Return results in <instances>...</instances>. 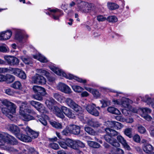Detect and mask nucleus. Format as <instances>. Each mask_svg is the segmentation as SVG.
<instances>
[{
    "label": "nucleus",
    "mask_w": 154,
    "mask_h": 154,
    "mask_svg": "<svg viewBox=\"0 0 154 154\" xmlns=\"http://www.w3.org/2000/svg\"><path fill=\"white\" fill-rule=\"evenodd\" d=\"M85 131L88 134L94 135L96 134L95 131L91 128L88 126H86L85 128Z\"/></svg>",
    "instance_id": "f704fd0d"
},
{
    "label": "nucleus",
    "mask_w": 154,
    "mask_h": 154,
    "mask_svg": "<svg viewBox=\"0 0 154 154\" xmlns=\"http://www.w3.org/2000/svg\"><path fill=\"white\" fill-rule=\"evenodd\" d=\"M14 74L22 79H25L26 78V75L25 72L17 68H15Z\"/></svg>",
    "instance_id": "a211bd4d"
},
{
    "label": "nucleus",
    "mask_w": 154,
    "mask_h": 154,
    "mask_svg": "<svg viewBox=\"0 0 154 154\" xmlns=\"http://www.w3.org/2000/svg\"><path fill=\"white\" fill-rule=\"evenodd\" d=\"M100 101L102 104V107H105L107 106L108 105L110 104V102L108 100H101Z\"/></svg>",
    "instance_id": "8fccbe9b"
},
{
    "label": "nucleus",
    "mask_w": 154,
    "mask_h": 154,
    "mask_svg": "<svg viewBox=\"0 0 154 154\" xmlns=\"http://www.w3.org/2000/svg\"><path fill=\"white\" fill-rule=\"evenodd\" d=\"M140 98L142 100L145 102L149 105H151L152 107L154 108V98L151 99L148 95H146L145 98L141 97Z\"/></svg>",
    "instance_id": "b1692460"
},
{
    "label": "nucleus",
    "mask_w": 154,
    "mask_h": 154,
    "mask_svg": "<svg viewBox=\"0 0 154 154\" xmlns=\"http://www.w3.org/2000/svg\"><path fill=\"white\" fill-rule=\"evenodd\" d=\"M63 113L70 118L74 119L75 117V114L73 111L65 106H63L58 109V117L63 119L64 117Z\"/></svg>",
    "instance_id": "20e7f679"
},
{
    "label": "nucleus",
    "mask_w": 154,
    "mask_h": 154,
    "mask_svg": "<svg viewBox=\"0 0 154 154\" xmlns=\"http://www.w3.org/2000/svg\"><path fill=\"white\" fill-rule=\"evenodd\" d=\"M76 149H77L78 146L81 147H84L85 146L84 143L79 140H76Z\"/></svg>",
    "instance_id": "3c124183"
},
{
    "label": "nucleus",
    "mask_w": 154,
    "mask_h": 154,
    "mask_svg": "<svg viewBox=\"0 0 154 154\" xmlns=\"http://www.w3.org/2000/svg\"><path fill=\"white\" fill-rule=\"evenodd\" d=\"M23 38V37L22 35H20L19 36L17 35H16L15 36V38L20 42H22V40Z\"/></svg>",
    "instance_id": "69168bd1"
},
{
    "label": "nucleus",
    "mask_w": 154,
    "mask_h": 154,
    "mask_svg": "<svg viewBox=\"0 0 154 154\" xmlns=\"http://www.w3.org/2000/svg\"><path fill=\"white\" fill-rule=\"evenodd\" d=\"M154 147L149 144H145L143 148V151L147 153H149L152 151Z\"/></svg>",
    "instance_id": "c85d7f7f"
},
{
    "label": "nucleus",
    "mask_w": 154,
    "mask_h": 154,
    "mask_svg": "<svg viewBox=\"0 0 154 154\" xmlns=\"http://www.w3.org/2000/svg\"><path fill=\"white\" fill-rule=\"evenodd\" d=\"M21 84L20 82L16 81L12 84L11 87L16 89H19L21 87Z\"/></svg>",
    "instance_id": "c9c22d12"
},
{
    "label": "nucleus",
    "mask_w": 154,
    "mask_h": 154,
    "mask_svg": "<svg viewBox=\"0 0 154 154\" xmlns=\"http://www.w3.org/2000/svg\"><path fill=\"white\" fill-rule=\"evenodd\" d=\"M50 123L54 127L56 128H58V124L57 122L55 121L51 122Z\"/></svg>",
    "instance_id": "338daca9"
},
{
    "label": "nucleus",
    "mask_w": 154,
    "mask_h": 154,
    "mask_svg": "<svg viewBox=\"0 0 154 154\" xmlns=\"http://www.w3.org/2000/svg\"><path fill=\"white\" fill-rule=\"evenodd\" d=\"M72 88L75 92L77 93L81 92L84 90V89L82 87L76 85L72 86Z\"/></svg>",
    "instance_id": "79ce46f5"
},
{
    "label": "nucleus",
    "mask_w": 154,
    "mask_h": 154,
    "mask_svg": "<svg viewBox=\"0 0 154 154\" xmlns=\"http://www.w3.org/2000/svg\"><path fill=\"white\" fill-rule=\"evenodd\" d=\"M95 105L94 104H88L85 107L87 111L89 113H92V110H93Z\"/></svg>",
    "instance_id": "a19ab883"
},
{
    "label": "nucleus",
    "mask_w": 154,
    "mask_h": 154,
    "mask_svg": "<svg viewBox=\"0 0 154 154\" xmlns=\"http://www.w3.org/2000/svg\"><path fill=\"white\" fill-rule=\"evenodd\" d=\"M138 131L140 134H144L146 131L145 128L141 125H139L137 127Z\"/></svg>",
    "instance_id": "de8ad7c7"
},
{
    "label": "nucleus",
    "mask_w": 154,
    "mask_h": 154,
    "mask_svg": "<svg viewBox=\"0 0 154 154\" xmlns=\"http://www.w3.org/2000/svg\"><path fill=\"white\" fill-rule=\"evenodd\" d=\"M25 130L27 134L30 135L31 140L37 137L39 134L38 132L33 131L28 127H26Z\"/></svg>",
    "instance_id": "2eb2a0df"
},
{
    "label": "nucleus",
    "mask_w": 154,
    "mask_h": 154,
    "mask_svg": "<svg viewBox=\"0 0 154 154\" xmlns=\"http://www.w3.org/2000/svg\"><path fill=\"white\" fill-rule=\"evenodd\" d=\"M65 101L67 105L73 109L76 112H79L81 111V107L79 106L70 98H67Z\"/></svg>",
    "instance_id": "9b49d317"
},
{
    "label": "nucleus",
    "mask_w": 154,
    "mask_h": 154,
    "mask_svg": "<svg viewBox=\"0 0 154 154\" xmlns=\"http://www.w3.org/2000/svg\"><path fill=\"white\" fill-rule=\"evenodd\" d=\"M115 123L116 122L113 121L107 122V124L108 125L109 127L112 128H114Z\"/></svg>",
    "instance_id": "052dcab7"
},
{
    "label": "nucleus",
    "mask_w": 154,
    "mask_h": 154,
    "mask_svg": "<svg viewBox=\"0 0 154 154\" xmlns=\"http://www.w3.org/2000/svg\"><path fill=\"white\" fill-rule=\"evenodd\" d=\"M109 22L115 23L118 21L117 18L115 16H109L107 19Z\"/></svg>",
    "instance_id": "09e8293b"
},
{
    "label": "nucleus",
    "mask_w": 154,
    "mask_h": 154,
    "mask_svg": "<svg viewBox=\"0 0 154 154\" xmlns=\"http://www.w3.org/2000/svg\"><path fill=\"white\" fill-rule=\"evenodd\" d=\"M4 59L7 63L11 66L17 65L19 63V60L14 56H4Z\"/></svg>",
    "instance_id": "1a4fd4ad"
},
{
    "label": "nucleus",
    "mask_w": 154,
    "mask_h": 154,
    "mask_svg": "<svg viewBox=\"0 0 154 154\" xmlns=\"http://www.w3.org/2000/svg\"><path fill=\"white\" fill-rule=\"evenodd\" d=\"M25 112L32 114H35L34 110L30 108L29 106L26 102L23 103L20 106L19 112L21 116V118L25 121H28L34 119L32 116L25 113Z\"/></svg>",
    "instance_id": "f257e3e1"
},
{
    "label": "nucleus",
    "mask_w": 154,
    "mask_h": 154,
    "mask_svg": "<svg viewBox=\"0 0 154 154\" xmlns=\"http://www.w3.org/2000/svg\"><path fill=\"white\" fill-rule=\"evenodd\" d=\"M69 131L71 133L78 134L80 132L79 127L75 125H71L69 126Z\"/></svg>",
    "instance_id": "6ab92c4d"
},
{
    "label": "nucleus",
    "mask_w": 154,
    "mask_h": 154,
    "mask_svg": "<svg viewBox=\"0 0 154 154\" xmlns=\"http://www.w3.org/2000/svg\"><path fill=\"white\" fill-rule=\"evenodd\" d=\"M35 59H37L42 63H46L48 62V60L45 57L43 56L41 54H38L37 55H34L33 56Z\"/></svg>",
    "instance_id": "c756f323"
},
{
    "label": "nucleus",
    "mask_w": 154,
    "mask_h": 154,
    "mask_svg": "<svg viewBox=\"0 0 154 154\" xmlns=\"http://www.w3.org/2000/svg\"><path fill=\"white\" fill-rule=\"evenodd\" d=\"M133 139L134 141L137 143L139 142L140 140V137L138 134L135 135L133 137Z\"/></svg>",
    "instance_id": "5fc2aeb1"
},
{
    "label": "nucleus",
    "mask_w": 154,
    "mask_h": 154,
    "mask_svg": "<svg viewBox=\"0 0 154 154\" xmlns=\"http://www.w3.org/2000/svg\"><path fill=\"white\" fill-rule=\"evenodd\" d=\"M87 143L91 147L97 148L100 147V145L99 143L94 141H87Z\"/></svg>",
    "instance_id": "473e14b6"
},
{
    "label": "nucleus",
    "mask_w": 154,
    "mask_h": 154,
    "mask_svg": "<svg viewBox=\"0 0 154 154\" xmlns=\"http://www.w3.org/2000/svg\"><path fill=\"white\" fill-rule=\"evenodd\" d=\"M58 143L60 146L61 147L64 149L67 148V143L66 142V140H62L59 141H58Z\"/></svg>",
    "instance_id": "49530a36"
},
{
    "label": "nucleus",
    "mask_w": 154,
    "mask_h": 154,
    "mask_svg": "<svg viewBox=\"0 0 154 154\" xmlns=\"http://www.w3.org/2000/svg\"><path fill=\"white\" fill-rule=\"evenodd\" d=\"M105 131L107 134L111 137L115 136L119 134V133L116 131L109 128H105Z\"/></svg>",
    "instance_id": "cd10ccee"
},
{
    "label": "nucleus",
    "mask_w": 154,
    "mask_h": 154,
    "mask_svg": "<svg viewBox=\"0 0 154 154\" xmlns=\"http://www.w3.org/2000/svg\"><path fill=\"white\" fill-rule=\"evenodd\" d=\"M12 35L11 32L9 30L2 32L0 34V40H6L9 39Z\"/></svg>",
    "instance_id": "5701e85b"
},
{
    "label": "nucleus",
    "mask_w": 154,
    "mask_h": 154,
    "mask_svg": "<svg viewBox=\"0 0 154 154\" xmlns=\"http://www.w3.org/2000/svg\"><path fill=\"white\" fill-rule=\"evenodd\" d=\"M6 143L14 145H17L18 142L14 137L10 135L0 134V147L4 149H7L5 146Z\"/></svg>",
    "instance_id": "7ed1b4c3"
},
{
    "label": "nucleus",
    "mask_w": 154,
    "mask_h": 154,
    "mask_svg": "<svg viewBox=\"0 0 154 154\" xmlns=\"http://www.w3.org/2000/svg\"><path fill=\"white\" fill-rule=\"evenodd\" d=\"M142 116L143 117L144 119L148 121H150L152 119V117L148 115H142Z\"/></svg>",
    "instance_id": "e2e57ef3"
},
{
    "label": "nucleus",
    "mask_w": 154,
    "mask_h": 154,
    "mask_svg": "<svg viewBox=\"0 0 154 154\" xmlns=\"http://www.w3.org/2000/svg\"><path fill=\"white\" fill-rule=\"evenodd\" d=\"M117 139L123 146V147L128 150L131 149V148L127 144L126 140L121 135H118L117 137Z\"/></svg>",
    "instance_id": "4be33fe9"
},
{
    "label": "nucleus",
    "mask_w": 154,
    "mask_h": 154,
    "mask_svg": "<svg viewBox=\"0 0 154 154\" xmlns=\"http://www.w3.org/2000/svg\"><path fill=\"white\" fill-rule=\"evenodd\" d=\"M113 149L112 150L111 152L113 154H123L124 153L123 150L121 149L117 148Z\"/></svg>",
    "instance_id": "4c0bfd02"
},
{
    "label": "nucleus",
    "mask_w": 154,
    "mask_h": 154,
    "mask_svg": "<svg viewBox=\"0 0 154 154\" xmlns=\"http://www.w3.org/2000/svg\"><path fill=\"white\" fill-rule=\"evenodd\" d=\"M2 103L6 107H3L2 111V113L9 118H11L12 116L11 114L15 112L16 106L13 103L9 101L7 99L2 101Z\"/></svg>",
    "instance_id": "f03ea898"
},
{
    "label": "nucleus",
    "mask_w": 154,
    "mask_h": 154,
    "mask_svg": "<svg viewBox=\"0 0 154 154\" xmlns=\"http://www.w3.org/2000/svg\"><path fill=\"white\" fill-rule=\"evenodd\" d=\"M15 68H13L11 67H9V68H2V72H10L12 74H14V70L15 69Z\"/></svg>",
    "instance_id": "e433bc0d"
},
{
    "label": "nucleus",
    "mask_w": 154,
    "mask_h": 154,
    "mask_svg": "<svg viewBox=\"0 0 154 154\" xmlns=\"http://www.w3.org/2000/svg\"><path fill=\"white\" fill-rule=\"evenodd\" d=\"M84 88L86 90L91 93L94 97H97L100 96V93L97 90L87 87Z\"/></svg>",
    "instance_id": "a878e982"
},
{
    "label": "nucleus",
    "mask_w": 154,
    "mask_h": 154,
    "mask_svg": "<svg viewBox=\"0 0 154 154\" xmlns=\"http://www.w3.org/2000/svg\"><path fill=\"white\" fill-rule=\"evenodd\" d=\"M51 69L54 73H55L57 75L58 74V69L57 68L53 66L51 67Z\"/></svg>",
    "instance_id": "774afa93"
},
{
    "label": "nucleus",
    "mask_w": 154,
    "mask_h": 154,
    "mask_svg": "<svg viewBox=\"0 0 154 154\" xmlns=\"http://www.w3.org/2000/svg\"><path fill=\"white\" fill-rule=\"evenodd\" d=\"M112 102L115 105H120L129 110L131 109V106L130 104L132 103V101L128 98L123 97L121 99L120 101L117 100L113 99Z\"/></svg>",
    "instance_id": "39448f33"
},
{
    "label": "nucleus",
    "mask_w": 154,
    "mask_h": 154,
    "mask_svg": "<svg viewBox=\"0 0 154 154\" xmlns=\"http://www.w3.org/2000/svg\"><path fill=\"white\" fill-rule=\"evenodd\" d=\"M49 10L50 11V13H48L49 14L52 16L54 19L57 20V10L56 9L51 10L50 9Z\"/></svg>",
    "instance_id": "72a5a7b5"
},
{
    "label": "nucleus",
    "mask_w": 154,
    "mask_h": 154,
    "mask_svg": "<svg viewBox=\"0 0 154 154\" xmlns=\"http://www.w3.org/2000/svg\"><path fill=\"white\" fill-rule=\"evenodd\" d=\"M5 81H7L8 82H12L15 80V77L13 75L8 74L6 76L5 75Z\"/></svg>",
    "instance_id": "ea45409f"
},
{
    "label": "nucleus",
    "mask_w": 154,
    "mask_h": 154,
    "mask_svg": "<svg viewBox=\"0 0 154 154\" xmlns=\"http://www.w3.org/2000/svg\"><path fill=\"white\" fill-rule=\"evenodd\" d=\"M80 9L85 13H89L91 12L94 9V7L91 4L86 2L81 3Z\"/></svg>",
    "instance_id": "f8f14e48"
},
{
    "label": "nucleus",
    "mask_w": 154,
    "mask_h": 154,
    "mask_svg": "<svg viewBox=\"0 0 154 154\" xmlns=\"http://www.w3.org/2000/svg\"><path fill=\"white\" fill-rule=\"evenodd\" d=\"M139 111H140V113L141 112L142 113L141 116L142 115H147V114L150 113L152 111L149 108L146 107L140 108L139 109Z\"/></svg>",
    "instance_id": "2f4dec72"
},
{
    "label": "nucleus",
    "mask_w": 154,
    "mask_h": 154,
    "mask_svg": "<svg viewBox=\"0 0 154 154\" xmlns=\"http://www.w3.org/2000/svg\"><path fill=\"white\" fill-rule=\"evenodd\" d=\"M49 146L51 148L57 150L58 149V144L57 143L53 142L50 143Z\"/></svg>",
    "instance_id": "6e6d98bb"
},
{
    "label": "nucleus",
    "mask_w": 154,
    "mask_h": 154,
    "mask_svg": "<svg viewBox=\"0 0 154 154\" xmlns=\"http://www.w3.org/2000/svg\"><path fill=\"white\" fill-rule=\"evenodd\" d=\"M21 59L23 62L26 64H29L31 60V58L28 57L22 56L21 57Z\"/></svg>",
    "instance_id": "c03bdc74"
},
{
    "label": "nucleus",
    "mask_w": 154,
    "mask_h": 154,
    "mask_svg": "<svg viewBox=\"0 0 154 154\" xmlns=\"http://www.w3.org/2000/svg\"><path fill=\"white\" fill-rule=\"evenodd\" d=\"M32 79L34 83L38 84L44 85L46 82L45 79L38 74H36L32 77Z\"/></svg>",
    "instance_id": "ddd939ff"
},
{
    "label": "nucleus",
    "mask_w": 154,
    "mask_h": 154,
    "mask_svg": "<svg viewBox=\"0 0 154 154\" xmlns=\"http://www.w3.org/2000/svg\"><path fill=\"white\" fill-rule=\"evenodd\" d=\"M45 103L48 108L51 111L58 116V107L57 106V102L53 99L50 100H47Z\"/></svg>",
    "instance_id": "6e6552de"
},
{
    "label": "nucleus",
    "mask_w": 154,
    "mask_h": 154,
    "mask_svg": "<svg viewBox=\"0 0 154 154\" xmlns=\"http://www.w3.org/2000/svg\"><path fill=\"white\" fill-rule=\"evenodd\" d=\"M7 128L11 131L14 133L17 136V134H19L20 130L17 126L14 125L10 124L8 125L7 127Z\"/></svg>",
    "instance_id": "412c9836"
},
{
    "label": "nucleus",
    "mask_w": 154,
    "mask_h": 154,
    "mask_svg": "<svg viewBox=\"0 0 154 154\" xmlns=\"http://www.w3.org/2000/svg\"><path fill=\"white\" fill-rule=\"evenodd\" d=\"M107 111L109 112L116 115H119L120 113L119 111L116 108L112 106L109 107Z\"/></svg>",
    "instance_id": "7c9ffc66"
},
{
    "label": "nucleus",
    "mask_w": 154,
    "mask_h": 154,
    "mask_svg": "<svg viewBox=\"0 0 154 154\" xmlns=\"http://www.w3.org/2000/svg\"><path fill=\"white\" fill-rule=\"evenodd\" d=\"M36 71L38 74L42 75H45L47 76L48 75V73L46 71L42 69H36Z\"/></svg>",
    "instance_id": "37998d69"
},
{
    "label": "nucleus",
    "mask_w": 154,
    "mask_h": 154,
    "mask_svg": "<svg viewBox=\"0 0 154 154\" xmlns=\"http://www.w3.org/2000/svg\"><path fill=\"white\" fill-rule=\"evenodd\" d=\"M92 113H90V114L96 116H98L99 115V112L94 107V109L92 110Z\"/></svg>",
    "instance_id": "864d4df0"
},
{
    "label": "nucleus",
    "mask_w": 154,
    "mask_h": 154,
    "mask_svg": "<svg viewBox=\"0 0 154 154\" xmlns=\"http://www.w3.org/2000/svg\"><path fill=\"white\" fill-rule=\"evenodd\" d=\"M122 125L120 123L116 122L114 128H116L118 129H120L122 127Z\"/></svg>",
    "instance_id": "0e129e2a"
},
{
    "label": "nucleus",
    "mask_w": 154,
    "mask_h": 154,
    "mask_svg": "<svg viewBox=\"0 0 154 154\" xmlns=\"http://www.w3.org/2000/svg\"><path fill=\"white\" fill-rule=\"evenodd\" d=\"M5 93L9 95H13L14 94L13 92L10 88H8L5 90Z\"/></svg>",
    "instance_id": "bf43d9fd"
},
{
    "label": "nucleus",
    "mask_w": 154,
    "mask_h": 154,
    "mask_svg": "<svg viewBox=\"0 0 154 154\" xmlns=\"http://www.w3.org/2000/svg\"><path fill=\"white\" fill-rule=\"evenodd\" d=\"M122 113L125 116H127L130 112V110L127 109H124L122 110Z\"/></svg>",
    "instance_id": "13d9d810"
},
{
    "label": "nucleus",
    "mask_w": 154,
    "mask_h": 154,
    "mask_svg": "<svg viewBox=\"0 0 154 154\" xmlns=\"http://www.w3.org/2000/svg\"><path fill=\"white\" fill-rule=\"evenodd\" d=\"M65 77L70 79H74L77 81L82 83H85L86 82V80L85 79H83L75 76L71 74L66 75L63 70L58 68V76Z\"/></svg>",
    "instance_id": "0eeeda50"
},
{
    "label": "nucleus",
    "mask_w": 154,
    "mask_h": 154,
    "mask_svg": "<svg viewBox=\"0 0 154 154\" xmlns=\"http://www.w3.org/2000/svg\"><path fill=\"white\" fill-rule=\"evenodd\" d=\"M125 134L129 138H131L132 137V129L127 128L124 131Z\"/></svg>",
    "instance_id": "a18cd8bd"
},
{
    "label": "nucleus",
    "mask_w": 154,
    "mask_h": 154,
    "mask_svg": "<svg viewBox=\"0 0 154 154\" xmlns=\"http://www.w3.org/2000/svg\"><path fill=\"white\" fill-rule=\"evenodd\" d=\"M17 137L20 140L26 142L31 141V137L25 134L20 133L17 134Z\"/></svg>",
    "instance_id": "aec40b11"
},
{
    "label": "nucleus",
    "mask_w": 154,
    "mask_h": 154,
    "mask_svg": "<svg viewBox=\"0 0 154 154\" xmlns=\"http://www.w3.org/2000/svg\"><path fill=\"white\" fill-rule=\"evenodd\" d=\"M104 138L106 142L113 146L118 147L120 145L119 143L117 142L115 139L112 137L111 136H109L107 134L105 135Z\"/></svg>",
    "instance_id": "4468645a"
},
{
    "label": "nucleus",
    "mask_w": 154,
    "mask_h": 154,
    "mask_svg": "<svg viewBox=\"0 0 154 154\" xmlns=\"http://www.w3.org/2000/svg\"><path fill=\"white\" fill-rule=\"evenodd\" d=\"M69 133H71L69 131V126L67 127L66 129L63 130L62 132V134L65 135H67Z\"/></svg>",
    "instance_id": "680f3d73"
},
{
    "label": "nucleus",
    "mask_w": 154,
    "mask_h": 154,
    "mask_svg": "<svg viewBox=\"0 0 154 154\" xmlns=\"http://www.w3.org/2000/svg\"><path fill=\"white\" fill-rule=\"evenodd\" d=\"M8 51V48L4 46H0V51L3 52H6Z\"/></svg>",
    "instance_id": "4d7b16f0"
},
{
    "label": "nucleus",
    "mask_w": 154,
    "mask_h": 154,
    "mask_svg": "<svg viewBox=\"0 0 154 154\" xmlns=\"http://www.w3.org/2000/svg\"><path fill=\"white\" fill-rule=\"evenodd\" d=\"M107 6L109 8L112 10H115L119 8V6L114 3H108Z\"/></svg>",
    "instance_id": "58836bf2"
},
{
    "label": "nucleus",
    "mask_w": 154,
    "mask_h": 154,
    "mask_svg": "<svg viewBox=\"0 0 154 154\" xmlns=\"http://www.w3.org/2000/svg\"><path fill=\"white\" fill-rule=\"evenodd\" d=\"M33 90L34 92L37 94L34 96L35 99L42 100H43L42 96L46 94V92L44 88L38 86H34L33 87Z\"/></svg>",
    "instance_id": "423d86ee"
},
{
    "label": "nucleus",
    "mask_w": 154,
    "mask_h": 154,
    "mask_svg": "<svg viewBox=\"0 0 154 154\" xmlns=\"http://www.w3.org/2000/svg\"><path fill=\"white\" fill-rule=\"evenodd\" d=\"M76 140H74L69 139H67L66 140L67 146H69L73 149H76Z\"/></svg>",
    "instance_id": "bb28decb"
},
{
    "label": "nucleus",
    "mask_w": 154,
    "mask_h": 154,
    "mask_svg": "<svg viewBox=\"0 0 154 154\" xmlns=\"http://www.w3.org/2000/svg\"><path fill=\"white\" fill-rule=\"evenodd\" d=\"M97 19L99 21H103L106 20L107 19L103 15H99L97 17Z\"/></svg>",
    "instance_id": "603ef678"
},
{
    "label": "nucleus",
    "mask_w": 154,
    "mask_h": 154,
    "mask_svg": "<svg viewBox=\"0 0 154 154\" xmlns=\"http://www.w3.org/2000/svg\"><path fill=\"white\" fill-rule=\"evenodd\" d=\"M58 86L59 89L63 92L66 94H70L72 92L71 89L64 84L60 83Z\"/></svg>",
    "instance_id": "dca6fc26"
},
{
    "label": "nucleus",
    "mask_w": 154,
    "mask_h": 154,
    "mask_svg": "<svg viewBox=\"0 0 154 154\" xmlns=\"http://www.w3.org/2000/svg\"><path fill=\"white\" fill-rule=\"evenodd\" d=\"M88 125L94 128L100 127L102 125V124L97 121L94 119H89L87 122Z\"/></svg>",
    "instance_id": "f3484780"
},
{
    "label": "nucleus",
    "mask_w": 154,
    "mask_h": 154,
    "mask_svg": "<svg viewBox=\"0 0 154 154\" xmlns=\"http://www.w3.org/2000/svg\"><path fill=\"white\" fill-rule=\"evenodd\" d=\"M38 119L43 125L46 126L47 125V122L46 119H48V116L44 114L42 115V116H37Z\"/></svg>",
    "instance_id": "393cba45"
},
{
    "label": "nucleus",
    "mask_w": 154,
    "mask_h": 154,
    "mask_svg": "<svg viewBox=\"0 0 154 154\" xmlns=\"http://www.w3.org/2000/svg\"><path fill=\"white\" fill-rule=\"evenodd\" d=\"M29 103L34 107L38 111L42 113H45L47 112L45 110V107L39 102L34 100L30 101Z\"/></svg>",
    "instance_id": "9d476101"
}]
</instances>
